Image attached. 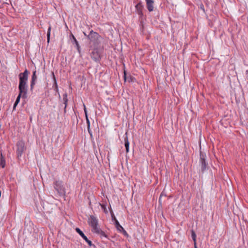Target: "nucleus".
<instances>
[{
  "label": "nucleus",
  "mask_w": 248,
  "mask_h": 248,
  "mask_svg": "<svg viewBox=\"0 0 248 248\" xmlns=\"http://www.w3.org/2000/svg\"><path fill=\"white\" fill-rule=\"evenodd\" d=\"M124 146L125 147L126 152L128 153L129 152V142L128 140L127 133L126 132L124 135Z\"/></svg>",
  "instance_id": "13"
},
{
  "label": "nucleus",
  "mask_w": 248,
  "mask_h": 248,
  "mask_svg": "<svg viewBox=\"0 0 248 248\" xmlns=\"http://www.w3.org/2000/svg\"><path fill=\"white\" fill-rule=\"evenodd\" d=\"M84 113H85V117H86L87 116H88V114H87V109H86L85 105H84Z\"/></svg>",
  "instance_id": "28"
},
{
  "label": "nucleus",
  "mask_w": 248,
  "mask_h": 248,
  "mask_svg": "<svg viewBox=\"0 0 248 248\" xmlns=\"http://www.w3.org/2000/svg\"><path fill=\"white\" fill-rule=\"evenodd\" d=\"M29 73V71L26 69L24 72L20 73L18 75L19 80L18 85L19 93L23 94V99H26L27 98V81Z\"/></svg>",
  "instance_id": "1"
},
{
  "label": "nucleus",
  "mask_w": 248,
  "mask_h": 248,
  "mask_svg": "<svg viewBox=\"0 0 248 248\" xmlns=\"http://www.w3.org/2000/svg\"><path fill=\"white\" fill-rule=\"evenodd\" d=\"M147 4V8L149 12H152L154 10V0H145Z\"/></svg>",
  "instance_id": "12"
},
{
  "label": "nucleus",
  "mask_w": 248,
  "mask_h": 248,
  "mask_svg": "<svg viewBox=\"0 0 248 248\" xmlns=\"http://www.w3.org/2000/svg\"><path fill=\"white\" fill-rule=\"evenodd\" d=\"M52 74L53 76V81H54L53 86H54V90L56 92L58 93V92H59L58 86L57 85L56 78L55 77V75H54V74L53 72H52Z\"/></svg>",
  "instance_id": "16"
},
{
  "label": "nucleus",
  "mask_w": 248,
  "mask_h": 248,
  "mask_svg": "<svg viewBox=\"0 0 248 248\" xmlns=\"http://www.w3.org/2000/svg\"><path fill=\"white\" fill-rule=\"evenodd\" d=\"M93 232L100 235L101 237H105L106 238H108L107 235L105 233L104 231L101 230L100 227H99L95 231H94Z\"/></svg>",
  "instance_id": "14"
},
{
  "label": "nucleus",
  "mask_w": 248,
  "mask_h": 248,
  "mask_svg": "<svg viewBox=\"0 0 248 248\" xmlns=\"http://www.w3.org/2000/svg\"><path fill=\"white\" fill-rule=\"evenodd\" d=\"M0 166H1L3 168L5 166V160L1 153L0 154Z\"/></svg>",
  "instance_id": "17"
},
{
  "label": "nucleus",
  "mask_w": 248,
  "mask_h": 248,
  "mask_svg": "<svg viewBox=\"0 0 248 248\" xmlns=\"http://www.w3.org/2000/svg\"><path fill=\"white\" fill-rule=\"evenodd\" d=\"M36 71H34L32 73V76H31V85H30V87H31V91H32L33 88H34V85H35L36 84V81L37 80V75L36 74Z\"/></svg>",
  "instance_id": "10"
},
{
  "label": "nucleus",
  "mask_w": 248,
  "mask_h": 248,
  "mask_svg": "<svg viewBox=\"0 0 248 248\" xmlns=\"http://www.w3.org/2000/svg\"><path fill=\"white\" fill-rule=\"evenodd\" d=\"M102 208L104 210V212L107 214L108 213V210L106 207V206L104 204L101 205Z\"/></svg>",
  "instance_id": "23"
},
{
  "label": "nucleus",
  "mask_w": 248,
  "mask_h": 248,
  "mask_svg": "<svg viewBox=\"0 0 248 248\" xmlns=\"http://www.w3.org/2000/svg\"><path fill=\"white\" fill-rule=\"evenodd\" d=\"M63 103L65 105L64 108V113H65L66 112V107L67 106L68 99H67V94L66 93H65L63 94Z\"/></svg>",
  "instance_id": "15"
},
{
  "label": "nucleus",
  "mask_w": 248,
  "mask_h": 248,
  "mask_svg": "<svg viewBox=\"0 0 248 248\" xmlns=\"http://www.w3.org/2000/svg\"><path fill=\"white\" fill-rule=\"evenodd\" d=\"M122 232L124 235L128 236L127 232L125 231L124 229H123V230H122V232Z\"/></svg>",
  "instance_id": "27"
},
{
  "label": "nucleus",
  "mask_w": 248,
  "mask_h": 248,
  "mask_svg": "<svg viewBox=\"0 0 248 248\" xmlns=\"http://www.w3.org/2000/svg\"><path fill=\"white\" fill-rule=\"evenodd\" d=\"M23 93H19V94L16 100V101L15 102L16 103V104H18V103L20 101V98L22 97L23 98Z\"/></svg>",
  "instance_id": "21"
},
{
  "label": "nucleus",
  "mask_w": 248,
  "mask_h": 248,
  "mask_svg": "<svg viewBox=\"0 0 248 248\" xmlns=\"http://www.w3.org/2000/svg\"><path fill=\"white\" fill-rule=\"evenodd\" d=\"M87 129H88V131L89 133L90 134V136L91 137H92L93 135H92V131H91V128H90V126H88L87 127Z\"/></svg>",
  "instance_id": "26"
},
{
  "label": "nucleus",
  "mask_w": 248,
  "mask_h": 248,
  "mask_svg": "<svg viewBox=\"0 0 248 248\" xmlns=\"http://www.w3.org/2000/svg\"><path fill=\"white\" fill-rule=\"evenodd\" d=\"M124 80H126V72L125 70H124Z\"/></svg>",
  "instance_id": "29"
},
{
  "label": "nucleus",
  "mask_w": 248,
  "mask_h": 248,
  "mask_svg": "<svg viewBox=\"0 0 248 248\" xmlns=\"http://www.w3.org/2000/svg\"><path fill=\"white\" fill-rule=\"evenodd\" d=\"M200 155V163L201 166V171L203 173L208 169V163L206 160V154L201 151Z\"/></svg>",
  "instance_id": "3"
},
{
  "label": "nucleus",
  "mask_w": 248,
  "mask_h": 248,
  "mask_svg": "<svg viewBox=\"0 0 248 248\" xmlns=\"http://www.w3.org/2000/svg\"><path fill=\"white\" fill-rule=\"evenodd\" d=\"M100 35L96 32L91 30L90 33L88 34L87 38L90 40V43H92L94 46H98L100 43Z\"/></svg>",
  "instance_id": "2"
},
{
  "label": "nucleus",
  "mask_w": 248,
  "mask_h": 248,
  "mask_svg": "<svg viewBox=\"0 0 248 248\" xmlns=\"http://www.w3.org/2000/svg\"><path fill=\"white\" fill-rule=\"evenodd\" d=\"M91 57L93 60L96 62H99L101 60L100 54L97 48H94L91 53Z\"/></svg>",
  "instance_id": "6"
},
{
  "label": "nucleus",
  "mask_w": 248,
  "mask_h": 248,
  "mask_svg": "<svg viewBox=\"0 0 248 248\" xmlns=\"http://www.w3.org/2000/svg\"><path fill=\"white\" fill-rule=\"evenodd\" d=\"M88 223L92 227V231L93 232L97 229L99 226L98 225V220L94 216H90L88 219Z\"/></svg>",
  "instance_id": "4"
},
{
  "label": "nucleus",
  "mask_w": 248,
  "mask_h": 248,
  "mask_svg": "<svg viewBox=\"0 0 248 248\" xmlns=\"http://www.w3.org/2000/svg\"><path fill=\"white\" fill-rule=\"evenodd\" d=\"M75 230L76 232L78 233L79 235L88 243L89 246L91 247L93 246L94 247H95L94 245L93 244L92 241L88 239L87 236L79 228H76Z\"/></svg>",
  "instance_id": "8"
},
{
  "label": "nucleus",
  "mask_w": 248,
  "mask_h": 248,
  "mask_svg": "<svg viewBox=\"0 0 248 248\" xmlns=\"http://www.w3.org/2000/svg\"><path fill=\"white\" fill-rule=\"evenodd\" d=\"M50 31H51V27H49L48 30H47V39L48 42L49 41V40H50Z\"/></svg>",
  "instance_id": "22"
},
{
  "label": "nucleus",
  "mask_w": 248,
  "mask_h": 248,
  "mask_svg": "<svg viewBox=\"0 0 248 248\" xmlns=\"http://www.w3.org/2000/svg\"><path fill=\"white\" fill-rule=\"evenodd\" d=\"M4 4H8V3L7 2H5V3H4Z\"/></svg>",
  "instance_id": "33"
},
{
  "label": "nucleus",
  "mask_w": 248,
  "mask_h": 248,
  "mask_svg": "<svg viewBox=\"0 0 248 248\" xmlns=\"http://www.w3.org/2000/svg\"><path fill=\"white\" fill-rule=\"evenodd\" d=\"M62 182L61 181H56L54 183V188L60 194L65 193L64 187L63 186Z\"/></svg>",
  "instance_id": "7"
},
{
  "label": "nucleus",
  "mask_w": 248,
  "mask_h": 248,
  "mask_svg": "<svg viewBox=\"0 0 248 248\" xmlns=\"http://www.w3.org/2000/svg\"><path fill=\"white\" fill-rule=\"evenodd\" d=\"M83 33H84V35H85V36H86V37L87 38V36H88V35H87V34L85 32H83Z\"/></svg>",
  "instance_id": "32"
},
{
  "label": "nucleus",
  "mask_w": 248,
  "mask_h": 248,
  "mask_svg": "<svg viewBox=\"0 0 248 248\" xmlns=\"http://www.w3.org/2000/svg\"><path fill=\"white\" fill-rule=\"evenodd\" d=\"M86 123H87V127L88 126H90V122L89 119L88 118V116H87L86 117Z\"/></svg>",
  "instance_id": "25"
},
{
  "label": "nucleus",
  "mask_w": 248,
  "mask_h": 248,
  "mask_svg": "<svg viewBox=\"0 0 248 248\" xmlns=\"http://www.w3.org/2000/svg\"><path fill=\"white\" fill-rule=\"evenodd\" d=\"M17 104H16V102H15V103H14V106H13V109H15V108H16V106H17Z\"/></svg>",
  "instance_id": "30"
},
{
  "label": "nucleus",
  "mask_w": 248,
  "mask_h": 248,
  "mask_svg": "<svg viewBox=\"0 0 248 248\" xmlns=\"http://www.w3.org/2000/svg\"><path fill=\"white\" fill-rule=\"evenodd\" d=\"M160 197H161V196H160V198H159V201L160 200Z\"/></svg>",
  "instance_id": "34"
},
{
  "label": "nucleus",
  "mask_w": 248,
  "mask_h": 248,
  "mask_svg": "<svg viewBox=\"0 0 248 248\" xmlns=\"http://www.w3.org/2000/svg\"><path fill=\"white\" fill-rule=\"evenodd\" d=\"M137 14L140 16H143L142 9L143 8V5L141 2L138 3L135 6Z\"/></svg>",
  "instance_id": "11"
},
{
  "label": "nucleus",
  "mask_w": 248,
  "mask_h": 248,
  "mask_svg": "<svg viewBox=\"0 0 248 248\" xmlns=\"http://www.w3.org/2000/svg\"><path fill=\"white\" fill-rule=\"evenodd\" d=\"M70 39L71 40L72 43H73V44H75L76 48H77L78 52L79 53V54H80V53H81L80 47L79 46L78 41H77V40L76 39V38H75V37L72 33L70 34Z\"/></svg>",
  "instance_id": "9"
},
{
  "label": "nucleus",
  "mask_w": 248,
  "mask_h": 248,
  "mask_svg": "<svg viewBox=\"0 0 248 248\" xmlns=\"http://www.w3.org/2000/svg\"><path fill=\"white\" fill-rule=\"evenodd\" d=\"M16 154L18 159L21 157L22 154L26 150L24 142L22 140H19L16 143Z\"/></svg>",
  "instance_id": "5"
},
{
  "label": "nucleus",
  "mask_w": 248,
  "mask_h": 248,
  "mask_svg": "<svg viewBox=\"0 0 248 248\" xmlns=\"http://www.w3.org/2000/svg\"><path fill=\"white\" fill-rule=\"evenodd\" d=\"M110 213L111 214V219L112 221L113 222H115L116 220H117L113 213V212L111 209H110Z\"/></svg>",
  "instance_id": "20"
},
{
  "label": "nucleus",
  "mask_w": 248,
  "mask_h": 248,
  "mask_svg": "<svg viewBox=\"0 0 248 248\" xmlns=\"http://www.w3.org/2000/svg\"><path fill=\"white\" fill-rule=\"evenodd\" d=\"M114 224H115V227L117 228V230L119 232H122V230H123L124 228L120 224L117 220H116L115 222H114Z\"/></svg>",
  "instance_id": "18"
},
{
  "label": "nucleus",
  "mask_w": 248,
  "mask_h": 248,
  "mask_svg": "<svg viewBox=\"0 0 248 248\" xmlns=\"http://www.w3.org/2000/svg\"><path fill=\"white\" fill-rule=\"evenodd\" d=\"M191 237L194 242L196 241V234L193 230H191Z\"/></svg>",
  "instance_id": "19"
},
{
  "label": "nucleus",
  "mask_w": 248,
  "mask_h": 248,
  "mask_svg": "<svg viewBox=\"0 0 248 248\" xmlns=\"http://www.w3.org/2000/svg\"><path fill=\"white\" fill-rule=\"evenodd\" d=\"M200 8L203 11V12L204 13H205V9H204V5L202 3H201L200 5Z\"/></svg>",
  "instance_id": "24"
},
{
  "label": "nucleus",
  "mask_w": 248,
  "mask_h": 248,
  "mask_svg": "<svg viewBox=\"0 0 248 248\" xmlns=\"http://www.w3.org/2000/svg\"><path fill=\"white\" fill-rule=\"evenodd\" d=\"M194 248H197L196 241L194 242Z\"/></svg>",
  "instance_id": "31"
}]
</instances>
